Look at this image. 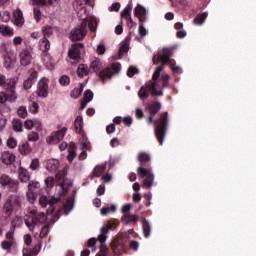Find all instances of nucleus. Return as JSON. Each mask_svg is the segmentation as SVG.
<instances>
[{"mask_svg": "<svg viewBox=\"0 0 256 256\" xmlns=\"http://www.w3.org/2000/svg\"><path fill=\"white\" fill-rule=\"evenodd\" d=\"M149 117L148 123L155 125V135L160 143L163 145L165 141V135H167V127L169 125V112H164L160 115V118L155 122L153 117L161 111V102H153L148 105Z\"/></svg>", "mask_w": 256, "mask_h": 256, "instance_id": "f257e3e1", "label": "nucleus"}, {"mask_svg": "<svg viewBox=\"0 0 256 256\" xmlns=\"http://www.w3.org/2000/svg\"><path fill=\"white\" fill-rule=\"evenodd\" d=\"M137 159L141 165L137 168L138 177H140V179H144L142 187L144 189H151V187H153V183H155V174H153V169L151 167H143L151 161V155L147 152H140Z\"/></svg>", "mask_w": 256, "mask_h": 256, "instance_id": "f03ea898", "label": "nucleus"}, {"mask_svg": "<svg viewBox=\"0 0 256 256\" xmlns=\"http://www.w3.org/2000/svg\"><path fill=\"white\" fill-rule=\"evenodd\" d=\"M162 68H156L153 73L152 80L147 82L144 86L140 88L138 91V97L141 101H146L149 97V93L153 95V97H161L163 96V88L161 87V80L159 79Z\"/></svg>", "mask_w": 256, "mask_h": 256, "instance_id": "7ed1b4c3", "label": "nucleus"}, {"mask_svg": "<svg viewBox=\"0 0 256 256\" xmlns=\"http://www.w3.org/2000/svg\"><path fill=\"white\" fill-rule=\"evenodd\" d=\"M80 21H82L80 26L72 30L70 33L71 41H81L84 39L85 35H87V25L91 32L97 31V18L89 16L80 19Z\"/></svg>", "mask_w": 256, "mask_h": 256, "instance_id": "20e7f679", "label": "nucleus"}, {"mask_svg": "<svg viewBox=\"0 0 256 256\" xmlns=\"http://www.w3.org/2000/svg\"><path fill=\"white\" fill-rule=\"evenodd\" d=\"M28 215L24 217V223L29 231H35V227L43 225L47 221V216L43 212H38L37 209L32 208L28 211Z\"/></svg>", "mask_w": 256, "mask_h": 256, "instance_id": "39448f33", "label": "nucleus"}, {"mask_svg": "<svg viewBox=\"0 0 256 256\" xmlns=\"http://www.w3.org/2000/svg\"><path fill=\"white\" fill-rule=\"evenodd\" d=\"M171 57H173V48H163L162 54H154L152 61L154 65H157V63L161 61V65H159L156 69L162 68L161 73H163V69H165V65H167V63L173 65V60H171Z\"/></svg>", "mask_w": 256, "mask_h": 256, "instance_id": "423d86ee", "label": "nucleus"}, {"mask_svg": "<svg viewBox=\"0 0 256 256\" xmlns=\"http://www.w3.org/2000/svg\"><path fill=\"white\" fill-rule=\"evenodd\" d=\"M61 201V196L55 197V196H41L39 198V203L42 208L47 207L49 205V208L46 210L47 215H53L55 213V205Z\"/></svg>", "mask_w": 256, "mask_h": 256, "instance_id": "0eeeda50", "label": "nucleus"}, {"mask_svg": "<svg viewBox=\"0 0 256 256\" xmlns=\"http://www.w3.org/2000/svg\"><path fill=\"white\" fill-rule=\"evenodd\" d=\"M121 72V65L119 63H113L110 68H106L100 72V77L103 81H109L113 75H117Z\"/></svg>", "mask_w": 256, "mask_h": 256, "instance_id": "6e6552de", "label": "nucleus"}, {"mask_svg": "<svg viewBox=\"0 0 256 256\" xmlns=\"http://www.w3.org/2000/svg\"><path fill=\"white\" fill-rule=\"evenodd\" d=\"M17 81H10L9 84L6 86V96L8 99V103H15L17 99H19V95H17Z\"/></svg>", "mask_w": 256, "mask_h": 256, "instance_id": "1a4fd4ad", "label": "nucleus"}, {"mask_svg": "<svg viewBox=\"0 0 256 256\" xmlns=\"http://www.w3.org/2000/svg\"><path fill=\"white\" fill-rule=\"evenodd\" d=\"M38 97H43L44 99L49 97V78L42 77L38 81Z\"/></svg>", "mask_w": 256, "mask_h": 256, "instance_id": "9d476101", "label": "nucleus"}, {"mask_svg": "<svg viewBox=\"0 0 256 256\" xmlns=\"http://www.w3.org/2000/svg\"><path fill=\"white\" fill-rule=\"evenodd\" d=\"M0 185L2 187H8L9 189H17L19 182L11 178V176L3 174L0 177Z\"/></svg>", "mask_w": 256, "mask_h": 256, "instance_id": "9b49d317", "label": "nucleus"}, {"mask_svg": "<svg viewBox=\"0 0 256 256\" xmlns=\"http://www.w3.org/2000/svg\"><path fill=\"white\" fill-rule=\"evenodd\" d=\"M83 43H76L73 44L68 52L70 59L77 61V59H81V49H83Z\"/></svg>", "mask_w": 256, "mask_h": 256, "instance_id": "f8f14e48", "label": "nucleus"}, {"mask_svg": "<svg viewBox=\"0 0 256 256\" xmlns=\"http://www.w3.org/2000/svg\"><path fill=\"white\" fill-rule=\"evenodd\" d=\"M73 7L77 11V15L79 19H85L87 17V9H85V5L83 4V0H74Z\"/></svg>", "mask_w": 256, "mask_h": 256, "instance_id": "ddd939ff", "label": "nucleus"}, {"mask_svg": "<svg viewBox=\"0 0 256 256\" xmlns=\"http://www.w3.org/2000/svg\"><path fill=\"white\" fill-rule=\"evenodd\" d=\"M19 57H20V64L22 65V67H29V65L33 63V55L29 50H23L20 53Z\"/></svg>", "mask_w": 256, "mask_h": 256, "instance_id": "4468645a", "label": "nucleus"}, {"mask_svg": "<svg viewBox=\"0 0 256 256\" xmlns=\"http://www.w3.org/2000/svg\"><path fill=\"white\" fill-rule=\"evenodd\" d=\"M67 134V127H63L61 130L54 132L50 138H48V141L50 143H59V141H63L65 138V135Z\"/></svg>", "mask_w": 256, "mask_h": 256, "instance_id": "2eb2a0df", "label": "nucleus"}, {"mask_svg": "<svg viewBox=\"0 0 256 256\" xmlns=\"http://www.w3.org/2000/svg\"><path fill=\"white\" fill-rule=\"evenodd\" d=\"M134 15L139 19L140 23H145V21H147V9L141 4H137L135 7Z\"/></svg>", "mask_w": 256, "mask_h": 256, "instance_id": "dca6fc26", "label": "nucleus"}, {"mask_svg": "<svg viewBox=\"0 0 256 256\" xmlns=\"http://www.w3.org/2000/svg\"><path fill=\"white\" fill-rule=\"evenodd\" d=\"M15 154L10 151H4L1 153L0 161L3 163V165H13L15 163Z\"/></svg>", "mask_w": 256, "mask_h": 256, "instance_id": "f3484780", "label": "nucleus"}, {"mask_svg": "<svg viewBox=\"0 0 256 256\" xmlns=\"http://www.w3.org/2000/svg\"><path fill=\"white\" fill-rule=\"evenodd\" d=\"M13 17L14 25H16L17 27H23V25L25 24V17H23V11L17 8L13 12Z\"/></svg>", "mask_w": 256, "mask_h": 256, "instance_id": "a211bd4d", "label": "nucleus"}, {"mask_svg": "<svg viewBox=\"0 0 256 256\" xmlns=\"http://www.w3.org/2000/svg\"><path fill=\"white\" fill-rule=\"evenodd\" d=\"M121 221L125 224V225H137V221H139V216L135 215V214H126L123 215L121 218Z\"/></svg>", "mask_w": 256, "mask_h": 256, "instance_id": "6ab92c4d", "label": "nucleus"}, {"mask_svg": "<svg viewBox=\"0 0 256 256\" xmlns=\"http://www.w3.org/2000/svg\"><path fill=\"white\" fill-rule=\"evenodd\" d=\"M32 3L35 5H40L41 7H45L49 5L50 7H57L61 0H32Z\"/></svg>", "mask_w": 256, "mask_h": 256, "instance_id": "aec40b11", "label": "nucleus"}, {"mask_svg": "<svg viewBox=\"0 0 256 256\" xmlns=\"http://www.w3.org/2000/svg\"><path fill=\"white\" fill-rule=\"evenodd\" d=\"M45 165H46L47 171H49L50 173H55V171L59 169L60 163H59V160L57 159H49V160H46Z\"/></svg>", "mask_w": 256, "mask_h": 256, "instance_id": "412c9836", "label": "nucleus"}, {"mask_svg": "<svg viewBox=\"0 0 256 256\" xmlns=\"http://www.w3.org/2000/svg\"><path fill=\"white\" fill-rule=\"evenodd\" d=\"M83 116H77L74 121V127L76 133H79V135H82V137H85V130H83Z\"/></svg>", "mask_w": 256, "mask_h": 256, "instance_id": "4be33fe9", "label": "nucleus"}, {"mask_svg": "<svg viewBox=\"0 0 256 256\" xmlns=\"http://www.w3.org/2000/svg\"><path fill=\"white\" fill-rule=\"evenodd\" d=\"M18 177L21 183H29L31 181V174L29 171L23 167H20L18 170Z\"/></svg>", "mask_w": 256, "mask_h": 256, "instance_id": "5701e85b", "label": "nucleus"}, {"mask_svg": "<svg viewBox=\"0 0 256 256\" xmlns=\"http://www.w3.org/2000/svg\"><path fill=\"white\" fill-rule=\"evenodd\" d=\"M131 42V36H127L122 42L119 48V59L125 55V53L129 52V43Z\"/></svg>", "mask_w": 256, "mask_h": 256, "instance_id": "b1692460", "label": "nucleus"}, {"mask_svg": "<svg viewBox=\"0 0 256 256\" xmlns=\"http://www.w3.org/2000/svg\"><path fill=\"white\" fill-rule=\"evenodd\" d=\"M131 11H133V6L131 5V2L124 8V10L121 12V17H124L131 23V27H133V18H131Z\"/></svg>", "mask_w": 256, "mask_h": 256, "instance_id": "393cba45", "label": "nucleus"}, {"mask_svg": "<svg viewBox=\"0 0 256 256\" xmlns=\"http://www.w3.org/2000/svg\"><path fill=\"white\" fill-rule=\"evenodd\" d=\"M4 61H5L6 67L11 69V67H15V63H17V56L13 53L7 54L4 57Z\"/></svg>", "mask_w": 256, "mask_h": 256, "instance_id": "a878e982", "label": "nucleus"}, {"mask_svg": "<svg viewBox=\"0 0 256 256\" xmlns=\"http://www.w3.org/2000/svg\"><path fill=\"white\" fill-rule=\"evenodd\" d=\"M0 34L2 37H13V35H15V31L8 25H0Z\"/></svg>", "mask_w": 256, "mask_h": 256, "instance_id": "bb28decb", "label": "nucleus"}, {"mask_svg": "<svg viewBox=\"0 0 256 256\" xmlns=\"http://www.w3.org/2000/svg\"><path fill=\"white\" fill-rule=\"evenodd\" d=\"M142 223V229H143V235L146 239L151 236V224H149V221L147 219L142 218L141 219Z\"/></svg>", "mask_w": 256, "mask_h": 256, "instance_id": "cd10ccee", "label": "nucleus"}, {"mask_svg": "<svg viewBox=\"0 0 256 256\" xmlns=\"http://www.w3.org/2000/svg\"><path fill=\"white\" fill-rule=\"evenodd\" d=\"M39 49L40 51H43V53H47L51 49V42H49V39L47 37H43L39 41Z\"/></svg>", "mask_w": 256, "mask_h": 256, "instance_id": "c85d7f7f", "label": "nucleus"}, {"mask_svg": "<svg viewBox=\"0 0 256 256\" xmlns=\"http://www.w3.org/2000/svg\"><path fill=\"white\" fill-rule=\"evenodd\" d=\"M112 249L116 255H122V253H125V245L119 243L118 241L114 242L112 244Z\"/></svg>", "mask_w": 256, "mask_h": 256, "instance_id": "c756f323", "label": "nucleus"}, {"mask_svg": "<svg viewBox=\"0 0 256 256\" xmlns=\"http://www.w3.org/2000/svg\"><path fill=\"white\" fill-rule=\"evenodd\" d=\"M138 33H139V36H136V41H141L143 37L149 34V30L145 29V26H143V22L139 24Z\"/></svg>", "mask_w": 256, "mask_h": 256, "instance_id": "7c9ffc66", "label": "nucleus"}, {"mask_svg": "<svg viewBox=\"0 0 256 256\" xmlns=\"http://www.w3.org/2000/svg\"><path fill=\"white\" fill-rule=\"evenodd\" d=\"M169 79H171V76H169V74H162L159 76V85L162 88V92L164 87H169Z\"/></svg>", "mask_w": 256, "mask_h": 256, "instance_id": "2f4dec72", "label": "nucleus"}, {"mask_svg": "<svg viewBox=\"0 0 256 256\" xmlns=\"http://www.w3.org/2000/svg\"><path fill=\"white\" fill-rule=\"evenodd\" d=\"M78 77H85V75H89V66L86 64H80L77 69Z\"/></svg>", "mask_w": 256, "mask_h": 256, "instance_id": "473e14b6", "label": "nucleus"}, {"mask_svg": "<svg viewBox=\"0 0 256 256\" xmlns=\"http://www.w3.org/2000/svg\"><path fill=\"white\" fill-rule=\"evenodd\" d=\"M100 232L101 234L98 236V241H100V243H105V241H107V233H109V228L104 225L101 227Z\"/></svg>", "mask_w": 256, "mask_h": 256, "instance_id": "72a5a7b5", "label": "nucleus"}, {"mask_svg": "<svg viewBox=\"0 0 256 256\" xmlns=\"http://www.w3.org/2000/svg\"><path fill=\"white\" fill-rule=\"evenodd\" d=\"M207 17H208L207 12H203V13H201V14H198V15L194 18V23H195V25H203V23H205Z\"/></svg>", "mask_w": 256, "mask_h": 256, "instance_id": "f704fd0d", "label": "nucleus"}, {"mask_svg": "<svg viewBox=\"0 0 256 256\" xmlns=\"http://www.w3.org/2000/svg\"><path fill=\"white\" fill-rule=\"evenodd\" d=\"M105 169H107V165H97L93 171L94 177H101L105 173Z\"/></svg>", "mask_w": 256, "mask_h": 256, "instance_id": "c9c22d12", "label": "nucleus"}, {"mask_svg": "<svg viewBox=\"0 0 256 256\" xmlns=\"http://www.w3.org/2000/svg\"><path fill=\"white\" fill-rule=\"evenodd\" d=\"M39 189H41V184L38 181L31 180L28 182V191L36 193Z\"/></svg>", "mask_w": 256, "mask_h": 256, "instance_id": "e433bc0d", "label": "nucleus"}, {"mask_svg": "<svg viewBox=\"0 0 256 256\" xmlns=\"http://www.w3.org/2000/svg\"><path fill=\"white\" fill-rule=\"evenodd\" d=\"M9 201L12 202V206H14L15 209H21V197L13 195L9 197Z\"/></svg>", "mask_w": 256, "mask_h": 256, "instance_id": "4c0bfd02", "label": "nucleus"}, {"mask_svg": "<svg viewBox=\"0 0 256 256\" xmlns=\"http://www.w3.org/2000/svg\"><path fill=\"white\" fill-rule=\"evenodd\" d=\"M12 127L14 131H16L17 133H21V131H23V122L19 119H13Z\"/></svg>", "mask_w": 256, "mask_h": 256, "instance_id": "58836bf2", "label": "nucleus"}, {"mask_svg": "<svg viewBox=\"0 0 256 256\" xmlns=\"http://www.w3.org/2000/svg\"><path fill=\"white\" fill-rule=\"evenodd\" d=\"M11 81H17L15 78H7L5 75L0 74V87H3L4 90H6V86L9 85V82Z\"/></svg>", "mask_w": 256, "mask_h": 256, "instance_id": "ea45409f", "label": "nucleus"}, {"mask_svg": "<svg viewBox=\"0 0 256 256\" xmlns=\"http://www.w3.org/2000/svg\"><path fill=\"white\" fill-rule=\"evenodd\" d=\"M83 94V84H79V87L74 88L71 97L72 99H79V97Z\"/></svg>", "mask_w": 256, "mask_h": 256, "instance_id": "a19ab883", "label": "nucleus"}, {"mask_svg": "<svg viewBox=\"0 0 256 256\" xmlns=\"http://www.w3.org/2000/svg\"><path fill=\"white\" fill-rule=\"evenodd\" d=\"M19 151L21 155H29L31 153V146H29V143L24 142L19 146Z\"/></svg>", "mask_w": 256, "mask_h": 256, "instance_id": "79ce46f5", "label": "nucleus"}, {"mask_svg": "<svg viewBox=\"0 0 256 256\" xmlns=\"http://www.w3.org/2000/svg\"><path fill=\"white\" fill-rule=\"evenodd\" d=\"M117 211V206L112 204L110 206L102 207L101 208V215L105 216L108 213H115Z\"/></svg>", "mask_w": 256, "mask_h": 256, "instance_id": "37998d69", "label": "nucleus"}, {"mask_svg": "<svg viewBox=\"0 0 256 256\" xmlns=\"http://www.w3.org/2000/svg\"><path fill=\"white\" fill-rule=\"evenodd\" d=\"M74 202L71 199H68L66 203L64 204V215H67L70 213V211H73Z\"/></svg>", "mask_w": 256, "mask_h": 256, "instance_id": "c03bdc74", "label": "nucleus"}, {"mask_svg": "<svg viewBox=\"0 0 256 256\" xmlns=\"http://www.w3.org/2000/svg\"><path fill=\"white\" fill-rule=\"evenodd\" d=\"M0 19L2 23H9L11 21V13L9 11L0 12Z\"/></svg>", "mask_w": 256, "mask_h": 256, "instance_id": "a18cd8bd", "label": "nucleus"}, {"mask_svg": "<svg viewBox=\"0 0 256 256\" xmlns=\"http://www.w3.org/2000/svg\"><path fill=\"white\" fill-rule=\"evenodd\" d=\"M103 64L101 63V60L96 59L94 61H92L91 65H90V69H92L94 71V73H97V71H99L101 69V66Z\"/></svg>", "mask_w": 256, "mask_h": 256, "instance_id": "49530a36", "label": "nucleus"}, {"mask_svg": "<svg viewBox=\"0 0 256 256\" xmlns=\"http://www.w3.org/2000/svg\"><path fill=\"white\" fill-rule=\"evenodd\" d=\"M42 61L46 67H53V58L51 57V55H44Z\"/></svg>", "mask_w": 256, "mask_h": 256, "instance_id": "de8ad7c7", "label": "nucleus"}, {"mask_svg": "<svg viewBox=\"0 0 256 256\" xmlns=\"http://www.w3.org/2000/svg\"><path fill=\"white\" fill-rule=\"evenodd\" d=\"M13 209H15V208H14V206H13L11 200L8 199V200L6 201V203H5V205H4V211H5L6 213H8V215H11V213H13Z\"/></svg>", "mask_w": 256, "mask_h": 256, "instance_id": "09e8293b", "label": "nucleus"}, {"mask_svg": "<svg viewBox=\"0 0 256 256\" xmlns=\"http://www.w3.org/2000/svg\"><path fill=\"white\" fill-rule=\"evenodd\" d=\"M26 199L29 203H35V199H37V195L35 194V192L28 190L26 192Z\"/></svg>", "mask_w": 256, "mask_h": 256, "instance_id": "8fccbe9b", "label": "nucleus"}, {"mask_svg": "<svg viewBox=\"0 0 256 256\" xmlns=\"http://www.w3.org/2000/svg\"><path fill=\"white\" fill-rule=\"evenodd\" d=\"M69 171L68 167H65L62 171L58 172L56 175V179H58V181H62L65 179V177H67V173Z\"/></svg>", "mask_w": 256, "mask_h": 256, "instance_id": "3c124183", "label": "nucleus"}, {"mask_svg": "<svg viewBox=\"0 0 256 256\" xmlns=\"http://www.w3.org/2000/svg\"><path fill=\"white\" fill-rule=\"evenodd\" d=\"M107 51V47L105 46V44L103 42H100L98 45H97V48H96V53L98 55H105V52Z\"/></svg>", "mask_w": 256, "mask_h": 256, "instance_id": "603ef678", "label": "nucleus"}, {"mask_svg": "<svg viewBox=\"0 0 256 256\" xmlns=\"http://www.w3.org/2000/svg\"><path fill=\"white\" fill-rule=\"evenodd\" d=\"M15 245V242H11L9 240H4L1 242V248L4 249V251H8V249H11Z\"/></svg>", "mask_w": 256, "mask_h": 256, "instance_id": "864d4df0", "label": "nucleus"}, {"mask_svg": "<svg viewBox=\"0 0 256 256\" xmlns=\"http://www.w3.org/2000/svg\"><path fill=\"white\" fill-rule=\"evenodd\" d=\"M42 33L45 37H49V36L53 35V28L49 25L44 26L42 28Z\"/></svg>", "mask_w": 256, "mask_h": 256, "instance_id": "5fc2aeb1", "label": "nucleus"}, {"mask_svg": "<svg viewBox=\"0 0 256 256\" xmlns=\"http://www.w3.org/2000/svg\"><path fill=\"white\" fill-rule=\"evenodd\" d=\"M6 144L9 149H15V147H17V139H15L14 137H10L8 138Z\"/></svg>", "mask_w": 256, "mask_h": 256, "instance_id": "6e6d98bb", "label": "nucleus"}, {"mask_svg": "<svg viewBox=\"0 0 256 256\" xmlns=\"http://www.w3.org/2000/svg\"><path fill=\"white\" fill-rule=\"evenodd\" d=\"M44 183L48 189H52V187L55 185V179L49 176L45 179Z\"/></svg>", "mask_w": 256, "mask_h": 256, "instance_id": "4d7b16f0", "label": "nucleus"}, {"mask_svg": "<svg viewBox=\"0 0 256 256\" xmlns=\"http://www.w3.org/2000/svg\"><path fill=\"white\" fill-rule=\"evenodd\" d=\"M35 126V119H28L24 123L25 129H28V131H31L33 127Z\"/></svg>", "mask_w": 256, "mask_h": 256, "instance_id": "13d9d810", "label": "nucleus"}, {"mask_svg": "<svg viewBox=\"0 0 256 256\" xmlns=\"http://www.w3.org/2000/svg\"><path fill=\"white\" fill-rule=\"evenodd\" d=\"M101 245H100V252L98 253V255H101V256H107V251H108V247H107V244H105V242H100Z\"/></svg>", "mask_w": 256, "mask_h": 256, "instance_id": "bf43d9fd", "label": "nucleus"}, {"mask_svg": "<svg viewBox=\"0 0 256 256\" xmlns=\"http://www.w3.org/2000/svg\"><path fill=\"white\" fill-rule=\"evenodd\" d=\"M6 241H10L12 243H15V231L10 230L5 235Z\"/></svg>", "mask_w": 256, "mask_h": 256, "instance_id": "052dcab7", "label": "nucleus"}, {"mask_svg": "<svg viewBox=\"0 0 256 256\" xmlns=\"http://www.w3.org/2000/svg\"><path fill=\"white\" fill-rule=\"evenodd\" d=\"M17 115H19L22 119H25V117H27V108L25 106H21L17 110Z\"/></svg>", "mask_w": 256, "mask_h": 256, "instance_id": "680f3d73", "label": "nucleus"}, {"mask_svg": "<svg viewBox=\"0 0 256 256\" xmlns=\"http://www.w3.org/2000/svg\"><path fill=\"white\" fill-rule=\"evenodd\" d=\"M37 253H39V252H35V250H31V249H29V247H26L23 249L24 256H36Z\"/></svg>", "mask_w": 256, "mask_h": 256, "instance_id": "e2e57ef3", "label": "nucleus"}, {"mask_svg": "<svg viewBox=\"0 0 256 256\" xmlns=\"http://www.w3.org/2000/svg\"><path fill=\"white\" fill-rule=\"evenodd\" d=\"M131 207H132L131 204H124V205L122 206V208H121V213H122L123 215H129V214H130L129 211H131Z\"/></svg>", "mask_w": 256, "mask_h": 256, "instance_id": "0e129e2a", "label": "nucleus"}, {"mask_svg": "<svg viewBox=\"0 0 256 256\" xmlns=\"http://www.w3.org/2000/svg\"><path fill=\"white\" fill-rule=\"evenodd\" d=\"M137 73H139V69H137V67H129L128 71H127V75L128 77H133V75H137Z\"/></svg>", "mask_w": 256, "mask_h": 256, "instance_id": "69168bd1", "label": "nucleus"}, {"mask_svg": "<svg viewBox=\"0 0 256 256\" xmlns=\"http://www.w3.org/2000/svg\"><path fill=\"white\" fill-rule=\"evenodd\" d=\"M39 111V103L32 102V104L29 106V112L30 113H37Z\"/></svg>", "mask_w": 256, "mask_h": 256, "instance_id": "338daca9", "label": "nucleus"}, {"mask_svg": "<svg viewBox=\"0 0 256 256\" xmlns=\"http://www.w3.org/2000/svg\"><path fill=\"white\" fill-rule=\"evenodd\" d=\"M28 140L29 141H39V133H37V132H30L28 134Z\"/></svg>", "mask_w": 256, "mask_h": 256, "instance_id": "774afa93", "label": "nucleus"}]
</instances>
